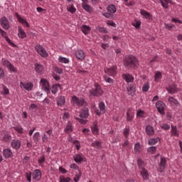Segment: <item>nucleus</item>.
Returning a JSON list of instances; mask_svg holds the SVG:
<instances>
[{
    "mask_svg": "<svg viewBox=\"0 0 182 182\" xmlns=\"http://www.w3.org/2000/svg\"><path fill=\"white\" fill-rule=\"evenodd\" d=\"M56 103L58 107H63L65 106V103H66V99L65 96H58L56 97Z\"/></svg>",
    "mask_w": 182,
    "mask_h": 182,
    "instance_id": "obj_15",
    "label": "nucleus"
},
{
    "mask_svg": "<svg viewBox=\"0 0 182 182\" xmlns=\"http://www.w3.org/2000/svg\"><path fill=\"white\" fill-rule=\"evenodd\" d=\"M17 21L22 24L23 26H25L26 28H29L31 26L29 25V23L26 21V19L21 17V16L17 15Z\"/></svg>",
    "mask_w": 182,
    "mask_h": 182,
    "instance_id": "obj_23",
    "label": "nucleus"
},
{
    "mask_svg": "<svg viewBox=\"0 0 182 182\" xmlns=\"http://www.w3.org/2000/svg\"><path fill=\"white\" fill-rule=\"evenodd\" d=\"M156 107L159 113H160V114L164 115L165 114L164 110L166 109V104L164 102H163L162 101H158L156 103Z\"/></svg>",
    "mask_w": 182,
    "mask_h": 182,
    "instance_id": "obj_7",
    "label": "nucleus"
},
{
    "mask_svg": "<svg viewBox=\"0 0 182 182\" xmlns=\"http://www.w3.org/2000/svg\"><path fill=\"white\" fill-rule=\"evenodd\" d=\"M73 144H74V146H75V147L77 150H80V141H79L77 140H75L73 141Z\"/></svg>",
    "mask_w": 182,
    "mask_h": 182,
    "instance_id": "obj_62",
    "label": "nucleus"
},
{
    "mask_svg": "<svg viewBox=\"0 0 182 182\" xmlns=\"http://www.w3.org/2000/svg\"><path fill=\"white\" fill-rule=\"evenodd\" d=\"M140 150H141V145H140L139 143H137L134 145V152L136 154H139L140 153Z\"/></svg>",
    "mask_w": 182,
    "mask_h": 182,
    "instance_id": "obj_48",
    "label": "nucleus"
},
{
    "mask_svg": "<svg viewBox=\"0 0 182 182\" xmlns=\"http://www.w3.org/2000/svg\"><path fill=\"white\" fill-rule=\"evenodd\" d=\"M1 62L3 66H5V68H8L10 72H14V73H16V68H15L14 65H11L8 60L2 58Z\"/></svg>",
    "mask_w": 182,
    "mask_h": 182,
    "instance_id": "obj_6",
    "label": "nucleus"
},
{
    "mask_svg": "<svg viewBox=\"0 0 182 182\" xmlns=\"http://www.w3.org/2000/svg\"><path fill=\"white\" fill-rule=\"evenodd\" d=\"M71 103L74 106H77L78 107H80V106H84L86 102L85 101V99L82 97H77L74 95L71 99Z\"/></svg>",
    "mask_w": 182,
    "mask_h": 182,
    "instance_id": "obj_3",
    "label": "nucleus"
},
{
    "mask_svg": "<svg viewBox=\"0 0 182 182\" xmlns=\"http://www.w3.org/2000/svg\"><path fill=\"white\" fill-rule=\"evenodd\" d=\"M96 29L98 32H101L102 33H107V29L105 28V27L97 26Z\"/></svg>",
    "mask_w": 182,
    "mask_h": 182,
    "instance_id": "obj_57",
    "label": "nucleus"
},
{
    "mask_svg": "<svg viewBox=\"0 0 182 182\" xmlns=\"http://www.w3.org/2000/svg\"><path fill=\"white\" fill-rule=\"evenodd\" d=\"M161 127L164 130H170V124H164L161 126Z\"/></svg>",
    "mask_w": 182,
    "mask_h": 182,
    "instance_id": "obj_64",
    "label": "nucleus"
},
{
    "mask_svg": "<svg viewBox=\"0 0 182 182\" xmlns=\"http://www.w3.org/2000/svg\"><path fill=\"white\" fill-rule=\"evenodd\" d=\"M45 160H46L45 156H43L40 157L38 159L39 166H41V167H43V163H45Z\"/></svg>",
    "mask_w": 182,
    "mask_h": 182,
    "instance_id": "obj_58",
    "label": "nucleus"
},
{
    "mask_svg": "<svg viewBox=\"0 0 182 182\" xmlns=\"http://www.w3.org/2000/svg\"><path fill=\"white\" fill-rule=\"evenodd\" d=\"M140 14L143 16V18L146 19V21H152L153 20V15H151V14H150L149 11H147L144 9H141L140 11Z\"/></svg>",
    "mask_w": 182,
    "mask_h": 182,
    "instance_id": "obj_14",
    "label": "nucleus"
},
{
    "mask_svg": "<svg viewBox=\"0 0 182 182\" xmlns=\"http://www.w3.org/2000/svg\"><path fill=\"white\" fill-rule=\"evenodd\" d=\"M3 156L4 159H12V157H14V154L11 149L6 148L3 150Z\"/></svg>",
    "mask_w": 182,
    "mask_h": 182,
    "instance_id": "obj_18",
    "label": "nucleus"
},
{
    "mask_svg": "<svg viewBox=\"0 0 182 182\" xmlns=\"http://www.w3.org/2000/svg\"><path fill=\"white\" fill-rule=\"evenodd\" d=\"M172 0H159V2L162 7L165 9H168V4H171Z\"/></svg>",
    "mask_w": 182,
    "mask_h": 182,
    "instance_id": "obj_36",
    "label": "nucleus"
},
{
    "mask_svg": "<svg viewBox=\"0 0 182 182\" xmlns=\"http://www.w3.org/2000/svg\"><path fill=\"white\" fill-rule=\"evenodd\" d=\"M140 173L144 180H149V171L146 168L140 169Z\"/></svg>",
    "mask_w": 182,
    "mask_h": 182,
    "instance_id": "obj_31",
    "label": "nucleus"
},
{
    "mask_svg": "<svg viewBox=\"0 0 182 182\" xmlns=\"http://www.w3.org/2000/svg\"><path fill=\"white\" fill-rule=\"evenodd\" d=\"M145 132L148 136H153L155 133L154 128L151 125L146 127Z\"/></svg>",
    "mask_w": 182,
    "mask_h": 182,
    "instance_id": "obj_29",
    "label": "nucleus"
},
{
    "mask_svg": "<svg viewBox=\"0 0 182 182\" xmlns=\"http://www.w3.org/2000/svg\"><path fill=\"white\" fill-rule=\"evenodd\" d=\"M1 23L4 29H6V31L9 29V21L6 17L4 16L1 18Z\"/></svg>",
    "mask_w": 182,
    "mask_h": 182,
    "instance_id": "obj_20",
    "label": "nucleus"
},
{
    "mask_svg": "<svg viewBox=\"0 0 182 182\" xmlns=\"http://www.w3.org/2000/svg\"><path fill=\"white\" fill-rule=\"evenodd\" d=\"M171 136H175V137H178V136H180L178 130H177V127L171 126Z\"/></svg>",
    "mask_w": 182,
    "mask_h": 182,
    "instance_id": "obj_40",
    "label": "nucleus"
},
{
    "mask_svg": "<svg viewBox=\"0 0 182 182\" xmlns=\"http://www.w3.org/2000/svg\"><path fill=\"white\" fill-rule=\"evenodd\" d=\"M107 11L109 14H116V6H114V4L109 5L107 8Z\"/></svg>",
    "mask_w": 182,
    "mask_h": 182,
    "instance_id": "obj_39",
    "label": "nucleus"
},
{
    "mask_svg": "<svg viewBox=\"0 0 182 182\" xmlns=\"http://www.w3.org/2000/svg\"><path fill=\"white\" fill-rule=\"evenodd\" d=\"M58 62H60V63H69V58L60 55L58 58Z\"/></svg>",
    "mask_w": 182,
    "mask_h": 182,
    "instance_id": "obj_46",
    "label": "nucleus"
},
{
    "mask_svg": "<svg viewBox=\"0 0 182 182\" xmlns=\"http://www.w3.org/2000/svg\"><path fill=\"white\" fill-rule=\"evenodd\" d=\"M59 87H60V85L59 84L54 85L51 90L52 93L53 95H56V93H58V89H59Z\"/></svg>",
    "mask_w": 182,
    "mask_h": 182,
    "instance_id": "obj_47",
    "label": "nucleus"
},
{
    "mask_svg": "<svg viewBox=\"0 0 182 182\" xmlns=\"http://www.w3.org/2000/svg\"><path fill=\"white\" fill-rule=\"evenodd\" d=\"M40 140H41V134L39 132H36L33 136V143H35L36 144H38Z\"/></svg>",
    "mask_w": 182,
    "mask_h": 182,
    "instance_id": "obj_38",
    "label": "nucleus"
},
{
    "mask_svg": "<svg viewBox=\"0 0 182 182\" xmlns=\"http://www.w3.org/2000/svg\"><path fill=\"white\" fill-rule=\"evenodd\" d=\"M80 30L84 33V35H89V33H90V31H92V28L87 25H82L80 28Z\"/></svg>",
    "mask_w": 182,
    "mask_h": 182,
    "instance_id": "obj_27",
    "label": "nucleus"
},
{
    "mask_svg": "<svg viewBox=\"0 0 182 182\" xmlns=\"http://www.w3.org/2000/svg\"><path fill=\"white\" fill-rule=\"evenodd\" d=\"M80 177H82V172L80 170H78V173H77L74 177V181L78 182L80 180Z\"/></svg>",
    "mask_w": 182,
    "mask_h": 182,
    "instance_id": "obj_49",
    "label": "nucleus"
},
{
    "mask_svg": "<svg viewBox=\"0 0 182 182\" xmlns=\"http://www.w3.org/2000/svg\"><path fill=\"white\" fill-rule=\"evenodd\" d=\"M85 156L82 155V154H77L74 156V161L75 163H82V161H85Z\"/></svg>",
    "mask_w": 182,
    "mask_h": 182,
    "instance_id": "obj_26",
    "label": "nucleus"
},
{
    "mask_svg": "<svg viewBox=\"0 0 182 182\" xmlns=\"http://www.w3.org/2000/svg\"><path fill=\"white\" fill-rule=\"evenodd\" d=\"M168 102L171 103V106H177V104L178 103V101L174 99L173 97H169Z\"/></svg>",
    "mask_w": 182,
    "mask_h": 182,
    "instance_id": "obj_43",
    "label": "nucleus"
},
{
    "mask_svg": "<svg viewBox=\"0 0 182 182\" xmlns=\"http://www.w3.org/2000/svg\"><path fill=\"white\" fill-rule=\"evenodd\" d=\"M137 163L140 170H142L143 168H144V162L143 161V160L138 159Z\"/></svg>",
    "mask_w": 182,
    "mask_h": 182,
    "instance_id": "obj_59",
    "label": "nucleus"
},
{
    "mask_svg": "<svg viewBox=\"0 0 182 182\" xmlns=\"http://www.w3.org/2000/svg\"><path fill=\"white\" fill-rule=\"evenodd\" d=\"M124 65L127 69H136L139 68V60L134 55H129L124 58Z\"/></svg>",
    "mask_w": 182,
    "mask_h": 182,
    "instance_id": "obj_1",
    "label": "nucleus"
},
{
    "mask_svg": "<svg viewBox=\"0 0 182 182\" xmlns=\"http://www.w3.org/2000/svg\"><path fill=\"white\" fill-rule=\"evenodd\" d=\"M36 50L41 58H48L49 56L45 48L41 45L36 46Z\"/></svg>",
    "mask_w": 182,
    "mask_h": 182,
    "instance_id": "obj_5",
    "label": "nucleus"
},
{
    "mask_svg": "<svg viewBox=\"0 0 182 182\" xmlns=\"http://www.w3.org/2000/svg\"><path fill=\"white\" fill-rule=\"evenodd\" d=\"M32 176L34 181H41V178H42V171L39 169H36L33 171Z\"/></svg>",
    "mask_w": 182,
    "mask_h": 182,
    "instance_id": "obj_12",
    "label": "nucleus"
},
{
    "mask_svg": "<svg viewBox=\"0 0 182 182\" xmlns=\"http://www.w3.org/2000/svg\"><path fill=\"white\" fill-rule=\"evenodd\" d=\"M127 90L129 96H134L136 95V84H129Z\"/></svg>",
    "mask_w": 182,
    "mask_h": 182,
    "instance_id": "obj_13",
    "label": "nucleus"
},
{
    "mask_svg": "<svg viewBox=\"0 0 182 182\" xmlns=\"http://www.w3.org/2000/svg\"><path fill=\"white\" fill-rule=\"evenodd\" d=\"M117 66L113 65L111 68H107L105 69V73L107 75H109V76H115V75L117 73Z\"/></svg>",
    "mask_w": 182,
    "mask_h": 182,
    "instance_id": "obj_8",
    "label": "nucleus"
},
{
    "mask_svg": "<svg viewBox=\"0 0 182 182\" xmlns=\"http://www.w3.org/2000/svg\"><path fill=\"white\" fill-rule=\"evenodd\" d=\"M80 117L81 119H87L89 117V108L85 107L80 111Z\"/></svg>",
    "mask_w": 182,
    "mask_h": 182,
    "instance_id": "obj_17",
    "label": "nucleus"
},
{
    "mask_svg": "<svg viewBox=\"0 0 182 182\" xmlns=\"http://www.w3.org/2000/svg\"><path fill=\"white\" fill-rule=\"evenodd\" d=\"M166 90H168V93L173 95L178 92V88L177 87V86H176V85H171L168 86V87L166 88Z\"/></svg>",
    "mask_w": 182,
    "mask_h": 182,
    "instance_id": "obj_25",
    "label": "nucleus"
},
{
    "mask_svg": "<svg viewBox=\"0 0 182 182\" xmlns=\"http://www.w3.org/2000/svg\"><path fill=\"white\" fill-rule=\"evenodd\" d=\"M21 141L19 139H13L11 143L12 149L14 150H19L21 149Z\"/></svg>",
    "mask_w": 182,
    "mask_h": 182,
    "instance_id": "obj_16",
    "label": "nucleus"
},
{
    "mask_svg": "<svg viewBox=\"0 0 182 182\" xmlns=\"http://www.w3.org/2000/svg\"><path fill=\"white\" fill-rule=\"evenodd\" d=\"M11 139H12V136L9 134H6L2 138L3 141H5L6 143H8V141H11Z\"/></svg>",
    "mask_w": 182,
    "mask_h": 182,
    "instance_id": "obj_50",
    "label": "nucleus"
},
{
    "mask_svg": "<svg viewBox=\"0 0 182 182\" xmlns=\"http://www.w3.org/2000/svg\"><path fill=\"white\" fill-rule=\"evenodd\" d=\"M129 133H130V129H129L128 127H126L124 129V136H125V139H128L129 138Z\"/></svg>",
    "mask_w": 182,
    "mask_h": 182,
    "instance_id": "obj_60",
    "label": "nucleus"
},
{
    "mask_svg": "<svg viewBox=\"0 0 182 182\" xmlns=\"http://www.w3.org/2000/svg\"><path fill=\"white\" fill-rule=\"evenodd\" d=\"M82 7L83 9H85V11H86V12H88L89 14H92V12H93L92 7L89 6V4H87L86 2H82Z\"/></svg>",
    "mask_w": 182,
    "mask_h": 182,
    "instance_id": "obj_33",
    "label": "nucleus"
},
{
    "mask_svg": "<svg viewBox=\"0 0 182 182\" xmlns=\"http://www.w3.org/2000/svg\"><path fill=\"white\" fill-rule=\"evenodd\" d=\"M104 79H105V82H107V83H111V84L114 83V80L110 78L109 77H108L106 75H104Z\"/></svg>",
    "mask_w": 182,
    "mask_h": 182,
    "instance_id": "obj_52",
    "label": "nucleus"
},
{
    "mask_svg": "<svg viewBox=\"0 0 182 182\" xmlns=\"http://www.w3.org/2000/svg\"><path fill=\"white\" fill-rule=\"evenodd\" d=\"M159 143V138H151L149 139L148 144L149 146H154V144H157Z\"/></svg>",
    "mask_w": 182,
    "mask_h": 182,
    "instance_id": "obj_45",
    "label": "nucleus"
},
{
    "mask_svg": "<svg viewBox=\"0 0 182 182\" xmlns=\"http://www.w3.org/2000/svg\"><path fill=\"white\" fill-rule=\"evenodd\" d=\"M67 11L70 14H75V12H76V8H75L73 4H70L68 6H67Z\"/></svg>",
    "mask_w": 182,
    "mask_h": 182,
    "instance_id": "obj_42",
    "label": "nucleus"
},
{
    "mask_svg": "<svg viewBox=\"0 0 182 182\" xmlns=\"http://www.w3.org/2000/svg\"><path fill=\"white\" fill-rule=\"evenodd\" d=\"M2 95H9V89L6 87V86L4 85L3 86V91H2Z\"/></svg>",
    "mask_w": 182,
    "mask_h": 182,
    "instance_id": "obj_63",
    "label": "nucleus"
},
{
    "mask_svg": "<svg viewBox=\"0 0 182 182\" xmlns=\"http://www.w3.org/2000/svg\"><path fill=\"white\" fill-rule=\"evenodd\" d=\"M156 150V146H151L148 148L147 151L149 153V154H154Z\"/></svg>",
    "mask_w": 182,
    "mask_h": 182,
    "instance_id": "obj_54",
    "label": "nucleus"
},
{
    "mask_svg": "<svg viewBox=\"0 0 182 182\" xmlns=\"http://www.w3.org/2000/svg\"><path fill=\"white\" fill-rule=\"evenodd\" d=\"M123 79L127 82V83H132L133 80H134V77H132L130 74H124L122 75Z\"/></svg>",
    "mask_w": 182,
    "mask_h": 182,
    "instance_id": "obj_30",
    "label": "nucleus"
},
{
    "mask_svg": "<svg viewBox=\"0 0 182 182\" xmlns=\"http://www.w3.org/2000/svg\"><path fill=\"white\" fill-rule=\"evenodd\" d=\"M134 118V110L132 109H128L127 112V122H132Z\"/></svg>",
    "mask_w": 182,
    "mask_h": 182,
    "instance_id": "obj_22",
    "label": "nucleus"
},
{
    "mask_svg": "<svg viewBox=\"0 0 182 182\" xmlns=\"http://www.w3.org/2000/svg\"><path fill=\"white\" fill-rule=\"evenodd\" d=\"M161 77H163V75L160 71H156L155 72V75H154V80L155 82H160L161 80Z\"/></svg>",
    "mask_w": 182,
    "mask_h": 182,
    "instance_id": "obj_41",
    "label": "nucleus"
},
{
    "mask_svg": "<svg viewBox=\"0 0 182 182\" xmlns=\"http://www.w3.org/2000/svg\"><path fill=\"white\" fill-rule=\"evenodd\" d=\"M75 58L79 60H83L85 58V51L82 50H77L75 53Z\"/></svg>",
    "mask_w": 182,
    "mask_h": 182,
    "instance_id": "obj_19",
    "label": "nucleus"
},
{
    "mask_svg": "<svg viewBox=\"0 0 182 182\" xmlns=\"http://www.w3.org/2000/svg\"><path fill=\"white\" fill-rule=\"evenodd\" d=\"M65 133H72L73 132V127H72V122L68 121V124L64 129Z\"/></svg>",
    "mask_w": 182,
    "mask_h": 182,
    "instance_id": "obj_37",
    "label": "nucleus"
},
{
    "mask_svg": "<svg viewBox=\"0 0 182 182\" xmlns=\"http://www.w3.org/2000/svg\"><path fill=\"white\" fill-rule=\"evenodd\" d=\"M18 38H21V39H24V38H26V33H25V31H23V28L22 27L18 26Z\"/></svg>",
    "mask_w": 182,
    "mask_h": 182,
    "instance_id": "obj_32",
    "label": "nucleus"
},
{
    "mask_svg": "<svg viewBox=\"0 0 182 182\" xmlns=\"http://www.w3.org/2000/svg\"><path fill=\"white\" fill-rule=\"evenodd\" d=\"M91 146L94 149H97V150H100L102 149V142L96 140L92 142Z\"/></svg>",
    "mask_w": 182,
    "mask_h": 182,
    "instance_id": "obj_35",
    "label": "nucleus"
},
{
    "mask_svg": "<svg viewBox=\"0 0 182 182\" xmlns=\"http://www.w3.org/2000/svg\"><path fill=\"white\" fill-rule=\"evenodd\" d=\"M167 166V160L164 157H161L160 162L159 164L158 170L160 173H163L164 170H166V167Z\"/></svg>",
    "mask_w": 182,
    "mask_h": 182,
    "instance_id": "obj_9",
    "label": "nucleus"
},
{
    "mask_svg": "<svg viewBox=\"0 0 182 182\" xmlns=\"http://www.w3.org/2000/svg\"><path fill=\"white\" fill-rule=\"evenodd\" d=\"M92 133L95 135L99 134V127H97V122L95 121L92 127H91Z\"/></svg>",
    "mask_w": 182,
    "mask_h": 182,
    "instance_id": "obj_34",
    "label": "nucleus"
},
{
    "mask_svg": "<svg viewBox=\"0 0 182 182\" xmlns=\"http://www.w3.org/2000/svg\"><path fill=\"white\" fill-rule=\"evenodd\" d=\"M149 89H150V84H149V82H146L145 84H144L142 87V91L149 92Z\"/></svg>",
    "mask_w": 182,
    "mask_h": 182,
    "instance_id": "obj_55",
    "label": "nucleus"
},
{
    "mask_svg": "<svg viewBox=\"0 0 182 182\" xmlns=\"http://www.w3.org/2000/svg\"><path fill=\"white\" fill-rule=\"evenodd\" d=\"M14 130H16V132H17V136L18 137H22V134H23L24 131H23V128L18 125V126H16L14 127Z\"/></svg>",
    "mask_w": 182,
    "mask_h": 182,
    "instance_id": "obj_28",
    "label": "nucleus"
},
{
    "mask_svg": "<svg viewBox=\"0 0 182 182\" xmlns=\"http://www.w3.org/2000/svg\"><path fill=\"white\" fill-rule=\"evenodd\" d=\"M0 33L1 36H3V38L6 39V42H8L9 45H11V46L15 47V43H14L12 41H11V39H9L8 36H6V32H5L4 30L0 28Z\"/></svg>",
    "mask_w": 182,
    "mask_h": 182,
    "instance_id": "obj_21",
    "label": "nucleus"
},
{
    "mask_svg": "<svg viewBox=\"0 0 182 182\" xmlns=\"http://www.w3.org/2000/svg\"><path fill=\"white\" fill-rule=\"evenodd\" d=\"M20 87L21 89H25V90H28V92H31L32 89H33V84L31 82H20Z\"/></svg>",
    "mask_w": 182,
    "mask_h": 182,
    "instance_id": "obj_10",
    "label": "nucleus"
},
{
    "mask_svg": "<svg viewBox=\"0 0 182 182\" xmlns=\"http://www.w3.org/2000/svg\"><path fill=\"white\" fill-rule=\"evenodd\" d=\"M70 178L69 177H65L63 176H60V181L59 182H70Z\"/></svg>",
    "mask_w": 182,
    "mask_h": 182,
    "instance_id": "obj_53",
    "label": "nucleus"
},
{
    "mask_svg": "<svg viewBox=\"0 0 182 182\" xmlns=\"http://www.w3.org/2000/svg\"><path fill=\"white\" fill-rule=\"evenodd\" d=\"M17 21L22 24L23 26H25L26 28H29L31 26L29 25V23L26 21V19L21 17V16L17 15Z\"/></svg>",
    "mask_w": 182,
    "mask_h": 182,
    "instance_id": "obj_24",
    "label": "nucleus"
},
{
    "mask_svg": "<svg viewBox=\"0 0 182 182\" xmlns=\"http://www.w3.org/2000/svg\"><path fill=\"white\" fill-rule=\"evenodd\" d=\"M35 69L38 73H41L42 72H43V66L41 64H36Z\"/></svg>",
    "mask_w": 182,
    "mask_h": 182,
    "instance_id": "obj_44",
    "label": "nucleus"
},
{
    "mask_svg": "<svg viewBox=\"0 0 182 182\" xmlns=\"http://www.w3.org/2000/svg\"><path fill=\"white\" fill-rule=\"evenodd\" d=\"M99 109H95V112L96 114H97V116H100L102 113H105V112H106V105H105V102H100L99 103Z\"/></svg>",
    "mask_w": 182,
    "mask_h": 182,
    "instance_id": "obj_11",
    "label": "nucleus"
},
{
    "mask_svg": "<svg viewBox=\"0 0 182 182\" xmlns=\"http://www.w3.org/2000/svg\"><path fill=\"white\" fill-rule=\"evenodd\" d=\"M40 85L41 86L42 90H44V92H47V95L50 93V86L49 85V82H48L46 79L41 78Z\"/></svg>",
    "mask_w": 182,
    "mask_h": 182,
    "instance_id": "obj_4",
    "label": "nucleus"
},
{
    "mask_svg": "<svg viewBox=\"0 0 182 182\" xmlns=\"http://www.w3.org/2000/svg\"><path fill=\"white\" fill-rule=\"evenodd\" d=\"M90 96H102L103 95V90L102 87L99 84H95V88L89 91Z\"/></svg>",
    "mask_w": 182,
    "mask_h": 182,
    "instance_id": "obj_2",
    "label": "nucleus"
},
{
    "mask_svg": "<svg viewBox=\"0 0 182 182\" xmlns=\"http://www.w3.org/2000/svg\"><path fill=\"white\" fill-rule=\"evenodd\" d=\"M26 178L28 182L32 181V172L28 171L26 173Z\"/></svg>",
    "mask_w": 182,
    "mask_h": 182,
    "instance_id": "obj_56",
    "label": "nucleus"
},
{
    "mask_svg": "<svg viewBox=\"0 0 182 182\" xmlns=\"http://www.w3.org/2000/svg\"><path fill=\"white\" fill-rule=\"evenodd\" d=\"M137 117H144V111L138 109L136 112Z\"/></svg>",
    "mask_w": 182,
    "mask_h": 182,
    "instance_id": "obj_61",
    "label": "nucleus"
},
{
    "mask_svg": "<svg viewBox=\"0 0 182 182\" xmlns=\"http://www.w3.org/2000/svg\"><path fill=\"white\" fill-rule=\"evenodd\" d=\"M141 25V22L135 20L132 22V26H134L136 29H139Z\"/></svg>",
    "mask_w": 182,
    "mask_h": 182,
    "instance_id": "obj_51",
    "label": "nucleus"
}]
</instances>
